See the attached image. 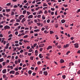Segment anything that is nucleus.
Wrapping results in <instances>:
<instances>
[{
	"mask_svg": "<svg viewBox=\"0 0 80 80\" xmlns=\"http://www.w3.org/2000/svg\"><path fill=\"white\" fill-rule=\"evenodd\" d=\"M77 73L78 74L80 75V70H79L78 71Z\"/></svg>",
	"mask_w": 80,
	"mask_h": 80,
	"instance_id": "obj_47",
	"label": "nucleus"
},
{
	"mask_svg": "<svg viewBox=\"0 0 80 80\" xmlns=\"http://www.w3.org/2000/svg\"><path fill=\"white\" fill-rule=\"evenodd\" d=\"M23 52H24V51L22 49L20 51V53H23Z\"/></svg>",
	"mask_w": 80,
	"mask_h": 80,
	"instance_id": "obj_41",
	"label": "nucleus"
},
{
	"mask_svg": "<svg viewBox=\"0 0 80 80\" xmlns=\"http://www.w3.org/2000/svg\"><path fill=\"white\" fill-rule=\"evenodd\" d=\"M35 54H38V50H36L35 51Z\"/></svg>",
	"mask_w": 80,
	"mask_h": 80,
	"instance_id": "obj_40",
	"label": "nucleus"
},
{
	"mask_svg": "<svg viewBox=\"0 0 80 80\" xmlns=\"http://www.w3.org/2000/svg\"><path fill=\"white\" fill-rule=\"evenodd\" d=\"M39 73L40 74H42V73H43V72H42V71H40L39 72Z\"/></svg>",
	"mask_w": 80,
	"mask_h": 80,
	"instance_id": "obj_48",
	"label": "nucleus"
},
{
	"mask_svg": "<svg viewBox=\"0 0 80 80\" xmlns=\"http://www.w3.org/2000/svg\"><path fill=\"white\" fill-rule=\"evenodd\" d=\"M64 62V60L63 59H61L60 60V62L61 63H63Z\"/></svg>",
	"mask_w": 80,
	"mask_h": 80,
	"instance_id": "obj_14",
	"label": "nucleus"
},
{
	"mask_svg": "<svg viewBox=\"0 0 80 80\" xmlns=\"http://www.w3.org/2000/svg\"><path fill=\"white\" fill-rule=\"evenodd\" d=\"M32 72V71L29 70L28 72V74H30V75L31 74Z\"/></svg>",
	"mask_w": 80,
	"mask_h": 80,
	"instance_id": "obj_21",
	"label": "nucleus"
},
{
	"mask_svg": "<svg viewBox=\"0 0 80 80\" xmlns=\"http://www.w3.org/2000/svg\"><path fill=\"white\" fill-rule=\"evenodd\" d=\"M26 12H27V11L26 10H24L23 11V14H25L26 13Z\"/></svg>",
	"mask_w": 80,
	"mask_h": 80,
	"instance_id": "obj_29",
	"label": "nucleus"
},
{
	"mask_svg": "<svg viewBox=\"0 0 80 80\" xmlns=\"http://www.w3.org/2000/svg\"><path fill=\"white\" fill-rule=\"evenodd\" d=\"M14 21H15V20H14V19H12L10 20V22H13Z\"/></svg>",
	"mask_w": 80,
	"mask_h": 80,
	"instance_id": "obj_35",
	"label": "nucleus"
},
{
	"mask_svg": "<svg viewBox=\"0 0 80 80\" xmlns=\"http://www.w3.org/2000/svg\"><path fill=\"white\" fill-rule=\"evenodd\" d=\"M2 65L3 66H4V65H5V62H2Z\"/></svg>",
	"mask_w": 80,
	"mask_h": 80,
	"instance_id": "obj_58",
	"label": "nucleus"
},
{
	"mask_svg": "<svg viewBox=\"0 0 80 80\" xmlns=\"http://www.w3.org/2000/svg\"><path fill=\"white\" fill-rule=\"evenodd\" d=\"M13 8H17V7H18V6H17V5H14V6H13Z\"/></svg>",
	"mask_w": 80,
	"mask_h": 80,
	"instance_id": "obj_33",
	"label": "nucleus"
},
{
	"mask_svg": "<svg viewBox=\"0 0 80 80\" xmlns=\"http://www.w3.org/2000/svg\"><path fill=\"white\" fill-rule=\"evenodd\" d=\"M28 54V52H25V53H24V55H27Z\"/></svg>",
	"mask_w": 80,
	"mask_h": 80,
	"instance_id": "obj_52",
	"label": "nucleus"
},
{
	"mask_svg": "<svg viewBox=\"0 0 80 80\" xmlns=\"http://www.w3.org/2000/svg\"><path fill=\"white\" fill-rule=\"evenodd\" d=\"M33 51V49H32V48H30V49L29 50V52H32Z\"/></svg>",
	"mask_w": 80,
	"mask_h": 80,
	"instance_id": "obj_23",
	"label": "nucleus"
},
{
	"mask_svg": "<svg viewBox=\"0 0 80 80\" xmlns=\"http://www.w3.org/2000/svg\"><path fill=\"white\" fill-rule=\"evenodd\" d=\"M38 14H41V13H43V12L42 11H40L39 12H38Z\"/></svg>",
	"mask_w": 80,
	"mask_h": 80,
	"instance_id": "obj_18",
	"label": "nucleus"
},
{
	"mask_svg": "<svg viewBox=\"0 0 80 80\" xmlns=\"http://www.w3.org/2000/svg\"><path fill=\"white\" fill-rule=\"evenodd\" d=\"M34 57L32 56V57H31L30 58V59L31 60H33V58H34Z\"/></svg>",
	"mask_w": 80,
	"mask_h": 80,
	"instance_id": "obj_39",
	"label": "nucleus"
},
{
	"mask_svg": "<svg viewBox=\"0 0 80 80\" xmlns=\"http://www.w3.org/2000/svg\"><path fill=\"white\" fill-rule=\"evenodd\" d=\"M4 40L3 39H2L1 40V43H3L4 45H5V43H6V41H4Z\"/></svg>",
	"mask_w": 80,
	"mask_h": 80,
	"instance_id": "obj_6",
	"label": "nucleus"
},
{
	"mask_svg": "<svg viewBox=\"0 0 80 80\" xmlns=\"http://www.w3.org/2000/svg\"><path fill=\"white\" fill-rule=\"evenodd\" d=\"M46 55L48 56V57H49V56H50V53H47L46 54Z\"/></svg>",
	"mask_w": 80,
	"mask_h": 80,
	"instance_id": "obj_49",
	"label": "nucleus"
},
{
	"mask_svg": "<svg viewBox=\"0 0 80 80\" xmlns=\"http://www.w3.org/2000/svg\"><path fill=\"white\" fill-rule=\"evenodd\" d=\"M16 22H20V20H19V19H17L16 20Z\"/></svg>",
	"mask_w": 80,
	"mask_h": 80,
	"instance_id": "obj_17",
	"label": "nucleus"
},
{
	"mask_svg": "<svg viewBox=\"0 0 80 80\" xmlns=\"http://www.w3.org/2000/svg\"><path fill=\"white\" fill-rule=\"evenodd\" d=\"M61 22L62 23H65V20L64 19H62L61 21Z\"/></svg>",
	"mask_w": 80,
	"mask_h": 80,
	"instance_id": "obj_16",
	"label": "nucleus"
},
{
	"mask_svg": "<svg viewBox=\"0 0 80 80\" xmlns=\"http://www.w3.org/2000/svg\"><path fill=\"white\" fill-rule=\"evenodd\" d=\"M27 37H28V35H26L23 37V38H27Z\"/></svg>",
	"mask_w": 80,
	"mask_h": 80,
	"instance_id": "obj_34",
	"label": "nucleus"
},
{
	"mask_svg": "<svg viewBox=\"0 0 80 80\" xmlns=\"http://www.w3.org/2000/svg\"><path fill=\"white\" fill-rule=\"evenodd\" d=\"M34 33V32H33V31H30V33Z\"/></svg>",
	"mask_w": 80,
	"mask_h": 80,
	"instance_id": "obj_60",
	"label": "nucleus"
},
{
	"mask_svg": "<svg viewBox=\"0 0 80 80\" xmlns=\"http://www.w3.org/2000/svg\"><path fill=\"white\" fill-rule=\"evenodd\" d=\"M62 77L63 79H65L66 78V76L65 75H63L62 76Z\"/></svg>",
	"mask_w": 80,
	"mask_h": 80,
	"instance_id": "obj_25",
	"label": "nucleus"
},
{
	"mask_svg": "<svg viewBox=\"0 0 80 80\" xmlns=\"http://www.w3.org/2000/svg\"><path fill=\"white\" fill-rule=\"evenodd\" d=\"M37 17L38 18H41V15H38Z\"/></svg>",
	"mask_w": 80,
	"mask_h": 80,
	"instance_id": "obj_28",
	"label": "nucleus"
},
{
	"mask_svg": "<svg viewBox=\"0 0 80 80\" xmlns=\"http://www.w3.org/2000/svg\"><path fill=\"white\" fill-rule=\"evenodd\" d=\"M42 50H43V48H41L40 49V52H42Z\"/></svg>",
	"mask_w": 80,
	"mask_h": 80,
	"instance_id": "obj_56",
	"label": "nucleus"
},
{
	"mask_svg": "<svg viewBox=\"0 0 80 80\" xmlns=\"http://www.w3.org/2000/svg\"><path fill=\"white\" fill-rule=\"evenodd\" d=\"M50 20L49 19H48L47 20V23H49L50 22Z\"/></svg>",
	"mask_w": 80,
	"mask_h": 80,
	"instance_id": "obj_45",
	"label": "nucleus"
},
{
	"mask_svg": "<svg viewBox=\"0 0 80 80\" xmlns=\"http://www.w3.org/2000/svg\"><path fill=\"white\" fill-rule=\"evenodd\" d=\"M26 20V19L25 18H24L23 19H22V21H21V22L23 23H24V22H25V21Z\"/></svg>",
	"mask_w": 80,
	"mask_h": 80,
	"instance_id": "obj_10",
	"label": "nucleus"
},
{
	"mask_svg": "<svg viewBox=\"0 0 80 80\" xmlns=\"http://www.w3.org/2000/svg\"><path fill=\"white\" fill-rule=\"evenodd\" d=\"M24 42H25V43H27V42H28V43L29 42L27 40H24L23 41Z\"/></svg>",
	"mask_w": 80,
	"mask_h": 80,
	"instance_id": "obj_32",
	"label": "nucleus"
},
{
	"mask_svg": "<svg viewBox=\"0 0 80 80\" xmlns=\"http://www.w3.org/2000/svg\"><path fill=\"white\" fill-rule=\"evenodd\" d=\"M19 18L20 20L22 19V17L20 16L19 17Z\"/></svg>",
	"mask_w": 80,
	"mask_h": 80,
	"instance_id": "obj_55",
	"label": "nucleus"
},
{
	"mask_svg": "<svg viewBox=\"0 0 80 80\" xmlns=\"http://www.w3.org/2000/svg\"><path fill=\"white\" fill-rule=\"evenodd\" d=\"M42 19H43V20H45V17L44 16H42Z\"/></svg>",
	"mask_w": 80,
	"mask_h": 80,
	"instance_id": "obj_51",
	"label": "nucleus"
},
{
	"mask_svg": "<svg viewBox=\"0 0 80 80\" xmlns=\"http://www.w3.org/2000/svg\"><path fill=\"white\" fill-rule=\"evenodd\" d=\"M27 13L28 15H29L31 14V12H29L28 11L27 12Z\"/></svg>",
	"mask_w": 80,
	"mask_h": 80,
	"instance_id": "obj_19",
	"label": "nucleus"
},
{
	"mask_svg": "<svg viewBox=\"0 0 80 80\" xmlns=\"http://www.w3.org/2000/svg\"><path fill=\"white\" fill-rule=\"evenodd\" d=\"M38 65H40V64H41V62L38 61Z\"/></svg>",
	"mask_w": 80,
	"mask_h": 80,
	"instance_id": "obj_36",
	"label": "nucleus"
},
{
	"mask_svg": "<svg viewBox=\"0 0 80 80\" xmlns=\"http://www.w3.org/2000/svg\"><path fill=\"white\" fill-rule=\"evenodd\" d=\"M6 10L7 12H9V11H10V9H6Z\"/></svg>",
	"mask_w": 80,
	"mask_h": 80,
	"instance_id": "obj_31",
	"label": "nucleus"
},
{
	"mask_svg": "<svg viewBox=\"0 0 80 80\" xmlns=\"http://www.w3.org/2000/svg\"><path fill=\"white\" fill-rule=\"evenodd\" d=\"M14 26L15 27L16 25H19V23H16L15 24H14Z\"/></svg>",
	"mask_w": 80,
	"mask_h": 80,
	"instance_id": "obj_20",
	"label": "nucleus"
},
{
	"mask_svg": "<svg viewBox=\"0 0 80 80\" xmlns=\"http://www.w3.org/2000/svg\"><path fill=\"white\" fill-rule=\"evenodd\" d=\"M46 58L47 59H48V60H50V58H48V56L46 57Z\"/></svg>",
	"mask_w": 80,
	"mask_h": 80,
	"instance_id": "obj_59",
	"label": "nucleus"
},
{
	"mask_svg": "<svg viewBox=\"0 0 80 80\" xmlns=\"http://www.w3.org/2000/svg\"><path fill=\"white\" fill-rule=\"evenodd\" d=\"M11 5V3H9L7 4L6 5L7 6H10Z\"/></svg>",
	"mask_w": 80,
	"mask_h": 80,
	"instance_id": "obj_27",
	"label": "nucleus"
},
{
	"mask_svg": "<svg viewBox=\"0 0 80 80\" xmlns=\"http://www.w3.org/2000/svg\"><path fill=\"white\" fill-rule=\"evenodd\" d=\"M7 77V76H6V75L4 74L3 75V78H6Z\"/></svg>",
	"mask_w": 80,
	"mask_h": 80,
	"instance_id": "obj_24",
	"label": "nucleus"
},
{
	"mask_svg": "<svg viewBox=\"0 0 80 80\" xmlns=\"http://www.w3.org/2000/svg\"><path fill=\"white\" fill-rule=\"evenodd\" d=\"M7 71V69H4L2 71L3 73H6V72Z\"/></svg>",
	"mask_w": 80,
	"mask_h": 80,
	"instance_id": "obj_12",
	"label": "nucleus"
},
{
	"mask_svg": "<svg viewBox=\"0 0 80 80\" xmlns=\"http://www.w3.org/2000/svg\"><path fill=\"white\" fill-rule=\"evenodd\" d=\"M3 17V15L2 14H0V18H2Z\"/></svg>",
	"mask_w": 80,
	"mask_h": 80,
	"instance_id": "obj_57",
	"label": "nucleus"
},
{
	"mask_svg": "<svg viewBox=\"0 0 80 80\" xmlns=\"http://www.w3.org/2000/svg\"><path fill=\"white\" fill-rule=\"evenodd\" d=\"M70 46V44H67L66 45H64V48H67V47H68Z\"/></svg>",
	"mask_w": 80,
	"mask_h": 80,
	"instance_id": "obj_3",
	"label": "nucleus"
},
{
	"mask_svg": "<svg viewBox=\"0 0 80 80\" xmlns=\"http://www.w3.org/2000/svg\"><path fill=\"white\" fill-rule=\"evenodd\" d=\"M74 46H75V48H78V44L77 43H76L75 44H74Z\"/></svg>",
	"mask_w": 80,
	"mask_h": 80,
	"instance_id": "obj_2",
	"label": "nucleus"
},
{
	"mask_svg": "<svg viewBox=\"0 0 80 80\" xmlns=\"http://www.w3.org/2000/svg\"><path fill=\"white\" fill-rule=\"evenodd\" d=\"M32 14L33 15H35L37 14V12H34Z\"/></svg>",
	"mask_w": 80,
	"mask_h": 80,
	"instance_id": "obj_62",
	"label": "nucleus"
},
{
	"mask_svg": "<svg viewBox=\"0 0 80 80\" xmlns=\"http://www.w3.org/2000/svg\"><path fill=\"white\" fill-rule=\"evenodd\" d=\"M3 61V58H2L0 59V62H2Z\"/></svg>",
	"mask_w": 80,
	"mask_h": 80,
	"instance_id": "obj_26",
	"label": "nucleus"
},
{
	"mask_svg": "<svg viewBox=\"0 0 80 80\" xmlns=\"http://www.w3.org/2000/svg\"><path fill=\"white\" fill-rule=\"evenodd\" d=\"M44 75H45V76H47V75H48V72L47 71H44L43 72Z\"/></svg>",
	"mask_w": 80,
	"mask_h": 80,
	"instance_id": "obj_8",
	"label": "nucleus"
},
{
	"mask_svg": "<svg viewBox=\"0 0 80 80\" xmlns=\"http://www.w3.org/2000/svg\"><path fill=\"white\" fill-rule=\"evenodd\" d=\"M33 18V15H30L28 17V19H30V18Z\"/></svg>",
	"mask_w": 80,
	"mask_h": 80,
	"instance_id": "obj_9",
	"label": "nucleus"
},
{
	"mask_svg": "<svg viewBox=\"0 0 80 80\" xmlns=\"http://www.w3.org/2000/svg\"><path fill=\"white\" fill-rule=\"evenodd\" d=\"M10 27L8 25H6L4 27V30H6V29H10Z\"/></svg>",
	"mask_w": 80,
	"mask_h": 80,
	"instance_id": "obj_1",
	"label": "nucleus"
},
{
	"mask_svg": "<svg viewBox=\"0 0 80 80\" xmlns=\"http://www.w3.org/2000/svg\"><path fill=\"white\" fill-rule=\"evenodd\" d=\"M53 14H54V12H51V15H53Z\"/></svg>",
	"mask_w": 80,
	"mask_h": 80,
	"instance_id": "obj_61",
	"label": "nucleus"
},
{
	"mask_svg": "<svg viewBox=\"0 0 80 80\" xmlns=\"http://www.w3.org/2000/svg\"><path fill=\"white\" fill-rule=\"evenodd\" d=\"M66 68V66H62L61 67V68Z\"/></svg>",
	"mask_w": 80,
	"mask_h": 80,
	"instance_id": "obj_46",
	"label": "nucleus"
},
{
	"mask_svg": "<svg viewBox=\"0 0 80 80\" xmlns=\"http://www.w3.org/2000/svg\"><path fill=\"white\" fill-rule=\"evenodd\" d=\"M10 78H13V77H14V76H13V75H10Z\"/></svg>",
	"mask_w": 80,
	"mask_h": 80,
	"instance_id": "obj_37",
	"label": "nucleus"
},
{
	"mask_svg": "<svg viewBox=\"0 0 80 80\" xmlns=\"http://www.w3.org/2000/svg\"><path fill=\"white\" fill-rule=\"evenodd\" d=\"M74 65V63H73V62H71L69 63V67H71V66H73Z\"/></svg>",
	"mask_w": 80,
	"mask_h": 80,
	"instance_id": "obj_4",
	"label": "nucleus"
},
{
	"mask_svg": "<svg viewBox=\"0 0 80 80\" xmlns=\"http://www.w3.org/2000/svg\"><path fill=\"white\" fill-rule=\"evenodd\" d=\"M46 6H47V4H46L45 3H44L43 5V6L45 7Z\"/></svg>",
	"mask_w": 80,
	"mask_h": 80,
	"instance_id": "obj_42",
	"label": "nucleus"
},
{
	"mask_svg": "<svg viewBox=\"0 0 80 80\" xmlns=\"http://www.w3.org/2000/svg\"><path fill=\"white\" fill-rule=\"evenodd\" d=\"M15 72L14 71L12 70L10 71L9 73H10V74H15Z\"/></svg>",
	"mask_w": 80,
	"mask_h": 80,
	"instance_id": "obj_5",
	"label": "nucleus"
},
{
	"mask_svg": "<svg viewBox=\"0 0 80 80\" xmlns=\"http://www.w3.org/2000/svg\"><path fill=\"white\" fill-rule=\"evenodd\" d=\"M39 57L40 58H42L43 57V56H42V54H39Z\"/></svg>",
	"mask_w": 80,
	"mask_h": 80,
	"instance_id": "obj_13",
	"label": "nucleus"
},
{
	"mask_svg": "<svg viewBox=\"0 0 80 80\" xmlns=\"http://www.w3.org/2000/svg\"><path fill=\"white\" fill-rule=\"evenodd\" d=\"M45 45L44 44H40L39 47L40 48H41V47H44V46Z\"/></svg>",
	"mask_w": 80,
	"mask_h": 80,
	"instance_id": "obj_7",
	"label": "nucleus"
},
{
	"mask_svg": "<svg viewBox=\"0 0 80 80\" xmlns=\"http://www.w3.org/2000/svg\"><path fill=\"white\" fill-rule=\"evenodd\" d=\"M11 15H14V12H13V11L11 12Z\"/></svg>",
	"mask_w": 80,
	"mask_h": 80,
	"instance_id": "obj_44",
	"label": "nucleus"
},
{
	"mask_svg": "<svg viewBox=\"0 0 80 80\" xmlns=\"http://www.w3.org/2000/svg\"><path fill=\"white\" fill-rule=\"evenodd\" d=\"M14 70H15V71H18V68H14Z\"/></svg>",
	"mask_w": 80,
	"mask_h": 80,
	"instance_id": "obj_54",
	"label": "nucleus"
},
{
	"mask_svg": "<svg viewBox=\"0 0 80 80\" xmlns=\"http://www.w3.org/2000/svg\"><path fill=\"white\" fill-rule=\"evenodd\" d=\"M19 73L18 72V71H17L15 74V75H19Z\"/></svg>",
	"mask_w": 80,
	"mask_h": 80,
	"instance_id": "obj_22",
	"label": "nucleus"
},
{
	"mask_svg": "<svg viewBox=\"0 0 80 80\" xmlns=\"http://www.w3.org/2000/svg\"><path fill=\"white\" fill-rule=\"evenodd\" d=\"M44 32L45 33H46V34H47V33H48V32H47V30H45Z\"/></svg>",
	"mask_w": 80,
	"mask_h": 80,
	"instance_id": "obj_30",
	"label": "nucleus"
},
{
	"mask_svg": "<svg viewBox=\"0 0 80 80\" xmlns=\"http://www.w3.org/2000/svg\"><path fill=\"white\" fill-rule=\"evenodd\" d=\"M64 6L65 7H68V5L67 4H64Z\"/></svg>",
	"mask_w": 80,
	"mask_h": 80,
	"instance_id": "obj_53",
	"label": "nucleus"
},
{
	"mask_svg": "<svg viewBox=\"0 0 80 80\" xmlns=\"http://www.w3.org/2000/svg\"><path fill=\"white\" fill-rule=\"evenodd\" d=\"M18 32H15V35H18Z\"/></svg>",
	"mask_w": 80,
	"mask_h": 80,
	"instance_id": "obj_50",
	"label": "nucleus"
},
{
	"mask_svg": "<svg viewBox=\"0 0 80 80\" xmlns=\"http://www.w3.org/2000/svg\"><path fill=\"white\" fill-rule=\"evenodd\" d=\"M70 53V51H68L67 53H66V55H68V53Z\"/></svg>",
	"mask_w": 80,
	"mask_h": 80,
	"instance_id": "obj_43",
	"label": "nucleus"
},
{
	"mask_svg": "<svg viewBox=\"0 0 80 80\" xmlns=\"http://www.w3.org/2000/svg\"><path fill=\"white\" fill-rule=\"evenodd\" d=\"M57 48H62V47L60 46H59L58 45L57 46Z\"/></svg>",
	"mask_w": 80,
	"mask_h": 80,
	"instance_id": "obj_38",
	"label": "nucleus"
},
{
	"mask_svg": "<svg viewBox=\"0 0 80 80\" xmlns=\"http://www.w3.org/2000/svg\"><path fill=\"white\" fill-rule=\"evenodd\" d=\"M44 13H45V14L47 13V11L45 10V12H44Z\"/></svg>",
	"mask_w": 80,
	"mask_h": 80,
	"instance_id": "obj_64",
	"label": "nucleus"
},
{
	"mask_svg": "<svg viewBox=\"0 0 80 80\" xmlns=\"http://www.w3.org/2000/svg\"><path fill=\"white\" fill-rule=\"evenodd\" d=\"M37 45V43H35L34 44L33 46L34 47H36V45Z\"/></svg>",
	"mask_w": 80,
	"mask_h": 80,
	"instance_id": "obj_63",
	"label": "nucleus"
},
{
	"mask_svg": "<svg viewBox=\"0 0 80 80\" xmlns=\"http://www.w3.org/2000/svg\"><path fill=\"white\" fill-rule=\"evenodd\" d=\"M52 46H49L47 48V50H49V49H52Z\"/></svg>",
	"mask_w": 80,
	"mask_h": 80,
	"instance_id": "obj_11",
	"label": "nucleus"
},
{
	"mask_svg": "<svg viewBox=\"0 0 80 80\" xmlns=\"http://www.w3.org/2000/svg\"><path fill=\"white\" fill-rule=\"evenodd\" d=\"M34 32H39L40 30L39 29H36L34 30Z\"/></svg>",
	"mask_w": 80,
	"mask_h": 80,
	"instance_id": "obj_15",
	"label": "nucleus"
}]
</instances>
